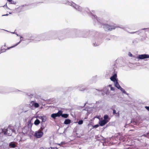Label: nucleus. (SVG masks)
Segmentation results:
<instances>
[{
	"mask_svg": "<svg viewBox=\"0 0 149 149\" xmlns=\"http://www.w3.org/2000/svg\"><path fill=\"white\" fill-rule=\"evenodd\" d=\"M4 47H6V44H5L4 45Z\"/></svg>",
	"mask_w": 149,
	"mask_h": 149,
	"instance_id": "3c124183",
	"label": "nucleus"
},
{
	"mask_svg": "<svg viewBox=\"0 0 149 149\" xmlns=\"http://www.w3.org/2000/svg\"><path fill=\"white\" fill-rule=\"evenodd\" d=\"M99 125L98 124H97L93 126V128H97L99 127Z\"/></svg>",
	"mask_w": 149,
	"mask_h": 149,
	"instance_id": "f704fd0d",
	"label": "nucleus"
},
{
	"mask_svg": "<svg viewBox=\"0 0 149 149\" xmlns=\"http://www.w3.org/2000/svg\"><path fill=\"white\" fill-rule=\"evenodd\" d=\"M129 56H130V57H132V55L130 53H129Z\"/></svg>",
	"mask_w": 149,
	"mask_h": 149,
	"instance_id": "a19ab883",
	"label": "nucleus"
},
{
	"mask_svg": "<svg viewBox=\"0 0 149 149\" xmlns=\"http://www.w3.org/2000/svg\"><path fill=\"white\" fill-rule=\"evenodd\" d=\"M37 118L40 119L42 120V122H45L47 119L46 116H37Z\"/></svg>",
	"mask_w": 149,
	"mask_h": 149,
	"instance_id": "9b49d317",
	"label": "nucleus"
},
{
	"mask_svg": "<svg viewBox=\"0 0 149 149\" xmlns=\"http://www.w3.org/2000/svg\"><path fill=\"white\" fill-rule=\"evenodd\" d=\"M9 2H11L12 0H7Z\"/></svg>",
	"mask_w": 149,
	"mask_h": 149,
	"instance_id": "a18cd8bd",
	"label": "nucleus"
},
{
	"mask_svg": "<svg viewBox=\"0 0 149 149\" xmlns=\"http://www.w3.org/2000/svg\"><path fill=\"white\" fill-rule=\"evenodd\" d=\"M148 58H149V55L147 54L139 55L138 56V58L139 59H143Z\"/></svg>",
	"mask_w": 149,
	"mask_h": 149,
	"instance_id": "6e6552de",
	"label": "nucleus"
},
{
	"mask_svg": "<svg viewBox=\"0 0 149 149\" xmlns=\"http://www.w3.org/2000/svg\"><path fill=\"white\" fill-rule=\"evenodd\" d=\"M11 33H15V32H11Z\"/></svg>",
	"mask_w": 149,
	"mask_h": 149,
	"instance_id": "8fccbe9b",
	"label": "nucleus"
},
{
	"mask_svg": "<svg viewBox=\"0 0 149 149\" xmlns=\"http://www.w3.org/2000/svg\"><path fill=\"white\" fill-rule=\"evenodd\" d=\"M40 123V120L38 119H36L34 122V124L36 125H39Z\"/></svg>",
	"mask_w": 149,
	"mask_h": 149,
	"instance_id": "4be33fe9",
	"label": "nucleus"
},
{
	"mask_svg": "<svg viewBox=\"0 0 149 149\" xmlns=\"http://www.w3.org/2000/svg\"><path fill=\"white\" fill-rule=\"evenodd\" d=\"M63 32V31H59L54 32L53 34L54 35L58 36L59 39L60 40L64 38V37L63 38L61 37V36H63L64 35Z\"/></svg>",
	"mask_w": 149,
	"mask_h": 149,
	"instance_id": "0eeeda50",
	"label": "nucleus"
},
{
	"mask_svg": "<svg viewBox=\"0 0 149 149\" xmlns=\"http://www.w3.org/2000/svg\"><path fill=\"white\" fill-rule=\"evenodd\" d=\"M108 122V120H103L102 121H100L99 124L101 126H103L106 124Z\"/></svg>",
	"mask_w": 149,
	"mask_h": 149,
	"instance_id": "ddd939ff",
	"label": "nucleus"
},
{
	"mask_svg": "<svg viewBox=\"0 0 149 149\" xmlns=\"http://www.w3.org/2000/svg\"><path fill=\"white\" fill-rule=\"evenodd\" d=\"M117 77V75L116 74H114L113 75L110 77V79L111 81H112L114 83L116 81H118L116 79Z\"/></svg>",
	"mask_w": 149,
	"mask_h": 149,
	"instance_id": "4468645a",
	"label": "nucleus"
},
{
	"mask_svg": "<svg viewBox=\"0 0 149 149\" xmlns=\"http://www.w3.org/2000/svg\"><path fill=\"white\" fill-rule=\"evenodd\" d=\"M71 6L73 7L77 11L79 12L83 13L85 12H86L88 13L90 15L92 18V17H93V15H94V13H95L94 11H90L87 8H86L84 9L82 7L77 4H76L74 2L72 3V4H71Z\"/></svg>",
	"mask_w": 149,
	"mask_h": 149,
	"instance_id": "f03ea898",
	"label": "nucleus"
},
{
	"mask_svg": "<svg viewBox=\"0 0 149 149\" xmlns=\"http://www.w3.org/2000/svg\"><path fill=\"white\" fill-rule=\"evenodd\" d=\"M104 120H107V119L108 118V116L107 115H105L104 116Z\"/></svg>",
	"mask_w": 149,
	"mask_h": 149,
	"instance_id": "a878e982",
	"label": "nucleus"
},
{
	"mask_svg": "<svg viewBox=\"0 0 149 149\" xmlns=\"http://www.w3.org/2000/svg\"><path fill=\"white\" fill-rule=\"evenodd\" d=\"M51 117L54 119H55L56 117L55 113L52 114L51 115Z\"/></svg>",
	"mask_w": 149,
	"mask_h": 149,
	"instance_id": "bb28decb",
	"label": "nucleus"
},
{
	"mask_svg": "<svg viewBox=\"0 0 149 149\" xmlns=\"http://www.w3.org/2000/svg\"><path fill=\"white\" fill-rule=\"evenodd\" d=\"M11 4H16V2L15 1H13L12 0L11 2H10Z\"/></svg>",
	"mask_w": 149,
	"mask_h": 149,
	"instance_id": "e433bc0d",
	"label": "nucleus"
},
{
	"mask_svg": "<svg viewBox=\"0 0 149 149\" xmlns=\"http://www.w3.org/2000/svg\"><path fill=\"white\" fill-rule=\"evenodd\" d=\"M16 35L17 36H20L19 35V34H18L17 33H16Z\"/></svg>",
	"mask_w": 149,
	"mask_h": 149,
	"instance_id": "de8ad7c7",
	"label": "nucleus"
},
{
	"mask_svg": "<svg viewBox=\"0 0 149 149\" xmlns=\"http://www.w3.org/2000/svg\"><path fill=\"white\" fill-rule=\"evenodd\" d=\"M43 135V132L40 131H36L35 134L36 137L37 138H40Z\"/></svg>",
	"mask_w": 149,
	"mask_h": 149,
	"instance_id": "1a4fd4ad",
	"label": "nucleus"
},
{
	"mask_svg": "<svg viewBox=\"0 0 149 149\" xmlns=\"http://www.w3.org/2000/svg\"><path fill=\"white\" fill-rule=\"evenodd\" d=\"M141 30H145V32L149 31V28H143V29H141Z\"/></svg>",
	"mask_w": 149,
	"mask_h": 149,
	"instance_id": "cd10ccee",
	"label": "nucleus"
},
{
	"mask_svg": "<svg viewBox=\"0 0 149 149\" xmlns=\"http://www.w3.org/2000/svg\"><path fill=\"white\" fill-rule=\"evenodd\" d=\"M115 86L118 89L121 88V87L118 83V81H116L114 83Z\"/></svg>",
	"mask_w": 149,
	"mask_h": 149,
	"instance_id": "f3484780",
	"label": "nucleus"
},
{
	"mask_svg": "<svg viewBox=\"0 0 149 149\" xmlns=\"http://www.w3.org/2000/svg\"><path fill=\"white\" fill-rule=\"evenodd\" d=\"M64 143V142H62L60 143H56V144H57L59 146H61Z\"/></svg>",
	"mask_w": 149,
	"mask_h": 149,
	"instance_id": "c9c22d12",
	"label": "nucleus"
},
{
	"mask_svg": "<svg viewBox=\"0 0 149 149\" xmlns=\"http://www.w3.org/2000/svg\"><path fill=\"white\" fill-rule=\"evenodd\" d=\"M62 113H63V111L61 110L59 111L57 113H55L57 117L61 116Z\"/></svg>",
	"mask_w": 149,
	"mask_h": 149,
	"instance_id": "aec40b11",
	"label": "nucleus"
},
{
	"mask_svg": "<svg viewBox=\"0 0 149 149\" xmlns=\"http://www.w3.org/2000/svg\"><path fill=\"white\" fill-rule=\"evenodd\" d=\"M72 1H68V0H65L62 1V3L63 4H66L71 6V4L73 3Z\"/></svg>",
	"mask_w": 149,
	"mask_h": 149,
	"instance_id": "9d476101",
	"label": "nucleus"
},
{
	"mask_svg": "<svg viewBox=\"0 0 149 149\" xmlns=\"http://www.w3.org/2000/svg\"><path fill=\"white\" fill-rule=\"evenodd\" d=\"M31 104H32V105L35 108H37L39 107V104L34 101H32L31 102Z\"/></svg>",
	"mask_w": 149,
	"mask_h": 149,
	"instance_id": "a211bd4d",
	"label": "nucleus"
},
{
	"mask_svg": "<svg viewBox=\"0 0 149 149\" xmlns=\"http://www.w3.org/2000/svg\"><path fill=\"white\" fill-rule=\"evenodd\" d=\"M8 14H6V15H2V16H8Z\"/></svg>",
	"mask_w": 149,
	"mask_h": 149,
	"instance_id": "49530a36",
	"label": "nucleus"
},
{
	"mask_svg": "<svg viewBox=\"0 0 149 149\" xmlns=\"http://www.w3.org/2000/svg\"><path fill=\"white\" fill-rule=\"evenodd\" d=\"M100 102H101L100 101H99L98 102H97L96 103H100Z\"/></svg>",
	"mask_w": 149,
	"mask_h": 149,
	"instance_id": "09e8293b",
	"label": "nucleus"
},
{
	"mask_svg": "<svg viewBox=\"0 0 149 149\" xmlns=\"http://www.w3.org/2000/svg\"><path fill=\"white\" fill-rule=\"evenodd\" d=\"M5 30L6 31H7V32H9L8 31H7V30Z\"/></svg>",
	"mask_w": 149,
	"mask_h": 149,
	"instance_id": "864d4df0",
	"label": "nucleus"
},
{
	"mask_svg": "<svg viewBox=\"0 0 149 149\" xmlns=\"http://www.w3.org/2000/svg\"><path fill=\"white\" fill-rule=\"evenodd\" d=\"M8 49H1L0 51V54L2 52H6V50H7Z\"/></svg>",
	"mask_w": 149,
	"mask_h": 149,
	"instance_id": "473e14b6",
	"label": "nucleus"
},
{
	"mask_svg": "<svg viewBox=\"0 0 149 149\" xmlns=\"http://www.w3.org/2000/svg\"><path fill=\"white\" fill-rule=\"evenodd\" d=\"M141 31H142V30H141V29L140 30L136 31V33L137 34L139 35L141 33Z\"/></svg>",
	"mask_w": 149,
	"mask_h": 149,
	"instance_id": "7c9ffc66",
	"label": "nucleus"
},
{
	"mask_svg": "<svg viewBox=\"0 0 149 149\" xmlns=\"http://www.w3.org/2000/svg\"><path fill=\"white\" fill-rule=\"evenodd\" d=\"M17 143L15 142H12L9 144V146L12 148H15Z\"/></svg>",
	"mask_w": 149,
	"mask_h": 149,
	"instance_id": "2eb2a0df",
	"label": "nucleus"
},
{
	"mask_svg": "<svg viewBox=\"0 0 149 149\" xmlns=\"http://www.w3.org/2000/svg\"><path fill=\"white\" fill-rule=\"evenodd\" d=\"M28 111V109H27V110H23V112H24V113H25V112H27Z\"/></svg>",
	"mask_w": 149,
	"mask_h": 149,
	"instance_id": "37998d69",
	"label": "nucleus"
},
{
	"mask_svg": "<svg viewBox=\"0 0 149 149\" xmlns=\"http://www.w3.org/2000/svg\"><path fill=\"white\" fill-rule=\"evenodd\" d=\"M61 116H62V117L65 118H68V115L67 114H63L62 113L61 115Z\"/></svg>",
	"mask_w": 149,
	"mask_h": 149,
	"instance_id": "5701e85b",
	"label": "nucleus"
},
{
	"mask_svg": "<svg viewBox=\"0 0 149 149\" xmlns=\"http://www.w3.org/2000/svg\"><path fill=\"white\" fill-rule=\"evenodd\" d=\"M75 33L76 35V36H79L80 34H81L82 32L79 30H76Z\"/></svg>",
	"mask_w": 149,
	"mask_h": 149,
	"instance_id": "6ab92c4d",
	"label": "nucleus"
},
{
	"mask_svg": "<svg viewBox=\"0 0 149 149\" xmlns=\"http://www.w3.org/2000/svg\"><path fill=\"white\" fill-rule=\"evenodd\" d=\"M26 40H29L30 42L40 41V40L38 39V35L32 34H28L26 37Z\"/></svg>",
	"mask_w": 149,
	"mask_h": 149,
	"instance_id": "20e7f679",
	"label": "nucleus"
},
{
	"mask_svg": "<svg viewBox=\"0 0 149 149\" xmlns=\"http://www.w3.org/2000/svg\"><path fill=\"white\" fill-rule=\"evenodd\" d=\"M119 90H120L123 93L127 94V93L125 91V90L122 88L121 87V88H120Z\"/></svg>",
	"mask_w": 149,
	"mask_h": 149,
	"instance_id": "393cba45",
	"label": "nucleus"
},
{
	"mask_svg": "<svg viewBox=\"0 0 149 149\" xmlns=\"http://www.w3.org/2000/svg\"><path fill=\"white\" fill-rule=\"evenodd\" d=\"M108 86L110 87L111 90V91H114L115 88L112 86L110 84Z\"/></svg>",
	"mask_w": 149,
	"mask_h": 149,
	"instance_id": "c85d7f7f",
	"label": "nucleus"
},
{
	"mask_svg": "<svg viewBox=\"0 0 149 149\" xmlns=\"http://www.w3.org/2000/svg\"><path fill=\"white\" fill-rule=\"evenodd\" d=\"M38 37L40 41L41 40H46L49 39L48 34L47 33H45L38 35Z\"/></svg>",
	"mask_w": 149,
	"mask_h": 149,
	"instance_id": "39448f33",
	"label": "nucleus"
},
{
	"mask_svg": "<svg viewBox=\"0 0 149 149\" xmlns=\"http://www.w3.org/2000/svg\"><path fill=\"white\" fill-rule=\"evenodd\" d=\"M19 91L18 90H17L16 91Z\"/></svg>",
	"mask_w": 149,
	"mask_h": 149,
	"instance_id": "5fc2aeb1",
	"label": "nucleus"
},
{
	"mask_svg": "<svg viewBox=\"0 0 149 149\" xmlns=\"http://www.w3.org/2000/svg\"><path fill=\"white\" fill-rule=\"evenodd\" d=\"M12 133H15L14 128L12 126H9L6 129H0V138L3 136V133L5 135L10 136Z\"/></svg>",
	"mask_w": 149,
	"mask_h": 149,
	"instance_id": "7ed1b4c3",
	"label": "nucleus"
},
{
	"mask_svg": "<svg viewBox=\"0 0 149 149\" xmlns=\"http://www.w3.org/2000/svg\"><path fill=\"white\" fill-rule=\"evenodd\" d=\"M78 123V124L81 125L83 123V121L82 120H79Z\"/></svg>",
	"mask_w": 149,
	"mask_h": 149,
	"instance_id": "2f4dec72",
	"label": "nucleus"
},
{
	"mask_svg": "<svg viewBox=\"0 0 149 149\" xmlns=\"http://www.w3.org/2000/svg\"><path fill=\"white\" fill-rule=\"evenodd\" d=\"M44 129V127L43 126L41 127L40 128V130L39 131H42L43 130V129Z\"/></svg>",
	"mask_w": 149,
	"mask_h": 149,
	"instance_id": "4c0bfd02",
	"label": "nucleus"
},
{
	"mask_svg": "<svg viewBox=\"0 0 149 149\" xmlns=\"http://www.w3.org/2000/svg\"><path fill=\"white\" fill-rule=\"evenodd\" d=\"M93 17L92 19L98 25H100V27H102L103 26V28L104 30L106 31H110L113 30L115 29L116 28L118 27V26L116 24L114 25H109L107 24H104L103 23V19L101 18H98L95 15H92Z\"/></svg>",
	"mask_w": 149,
	"mask_h": 149,
	"instance_id": "f257e3e1",
	"label": "nucleus"
},
{
	"mask_svg": "<svg viewBox=\"0 0 149 149\" xmlns=\"http://www.w3.org/2000/svg\"><path fill=\"white\" fill-rule=\"evenodd\" d=\"M88 34L86 35H84V36H82V37H83L85 38V37H86L87 36H88Z\"/></svg>",
	"mask_w": 149,
	"mask_h": 149,
	"instance_id": "79ce46f5",
	"label": "nucleus"
},
{
	"mask_svg": "<svg viewBox=\"0 0 149 149\" xmlns=\"http://www.w3.org/2000/svg\"><path fill=\"white\" fill-rule=\"evenodd\" d=\"M145 108L148 111H149V106H145Z\"/></svg>",
	"mask_w": 149,
	"mask_h": 149,
	"instance_id": "ea45409f",
	"label": "nucleus"
},
{
	"mask_svg": "<svg viewBox=\"0 0 149 149\" xmlns=\"http://www.w3.org/2000/svg\"><path fill=\"white\" fill-rule=\"evenodd\" d=\"M82 86V85H79V86H78V87H79V90L80 91H84L85 90V88H81V87Z\"/></svg>",
	"mask_w": 149,
	"mask_h": 149,
	"instance_id": "b1692460",
	"label": "nucleus"
},
{
	"mask_svg": "<svg viewBox=\"0 0 149 149\" xmlns=\"http://www.w3.org/2000/svg\"><path fill=\"white\" fill-rule=\"evenodd\" d=\"M71 122V120L69 119H65L64 122V124L67 125L70 124Z\"/></svg>",
	"mask_w": 149,
	"mask_h": 149,
	"instance_id": "412c9836",
	"label": "nucleus"
},
{
	"mask_svg": "<svg viewBox=\"0 0 149 149\" xmlns=\"http://www.w3.org/2000/svg\"><path fill=\"white\" fill-rule=\"evenodd\" d=\"M136 33V32H132L130 33L131 34H134V33Z\"/></svg>",
	"mask_w": 149,
	"mask_h": 149,
	"instance_id": "c03bdc74",
	"label": "nucleus"
},
{
	"mask_svg": "<svg viewBox=\"0 0 149 149\" xmlns=\"http://www.w3.org/2000/svg\"><path fill=\"white\" fill-rule=\"evenodd\" d=\"M113 114L114 115L116 116L119 117L120 116V114L119 111H118L116 112V111L115 109H113Z\"/></svg>",
	"mask_w": 149,
	"mask_h": 149,
	"instance_id": "dca6fc26",
	"label": "nucleus"
},
{
	"mask_svg": "<svg viewBox=\"0 0 149 149\" xmlns=\"http://www.w3.org/2000/svg\"><path fill=\"white\" fill-rule=\"evenodd\" d=\"M22 132L25 135L30 136L31 129L27 127H24L22 129Z\"/></svg>",
	"mask_w": 149,
	"mask_h": 149,
	"instance_id": "423d86ee",
	"label": "nucleus"
},
{
	"mask_svg": "<svg viewBox=\"0 0 149 149\" xmlns=\"http://www.w3.org/2000/svg\"><path fill=\"white\" fill-rule=\"evenodd\" d=\"M86 103H85L83 107H84L85 106V105H86Z\"/></svg>",
	"mask_w": 149,
	"mask_h": 149,
	"instance_id": "603ef678",
	"label": "nucleus"
},
{
	"mask_svg": "<svg viewBox=\"0 0 149 149\" xmlns=\"http://www.w3.org/2000/svg\"><path fill=\"white\" fill-rule=\"evenodd\" d=\"M143 136H144L145 137H147L149 138V132H148L146 134H144Z\"/></svg>",
	"mask_w": 149,
	"mask_h": 149,
	"instance_id": "72a5a7b5",
	"label": "nucleus"
},
{
	"mask_svg": "<svg viewBox=\"0 0 149 149\" xmlns=\"http://www.w3.org/2000/svg\"><path fill=\"white\" fill-rule=\"evenodd\" d=\"M100 43H96L95 42V43H94L93 44V45L95 47L97 46H98L99 45Z\"/></svg>",
	"mask_w": 149,
	"mask_h": 149,
	"instance_id": "c756f323",
	"label": "nucleus"
},
{
	"mask_svg": "<svg viewBox=\"0 0 149 149\" xmlns=\"http://www.w3.org/2000/svg\"><path fill=\"white\" fill-rule=\"evenodd\" d=\"M50 148L51 149H58V148H57L56 147H50Z\"/></svg>",
	"mask_w": 149,
	"mask_h": 149,
	"instance_id": "58836bf2",
	"label": "nucleus"
},
{
	"mask_svg": "<svg viewBox=\"0 0 149 149\" xmlns=\"http://www.w3.org/2000/svg\"><path fill=\"white\" fill-rule=\"evenodd\" d=\"M23 38V37L21 36H20V41L17 43L16 44H15V45L13 46H12L11 47H8L7 49H11L12 48H13V47H14L16 46H17L18 44H19L20 42H21L22 41V40H23L22 39V38Z\"/></svg>",
	"mask_w": 149,
	"mask_h": 149,
	"instance_id": "f8f14e48",
	"label": "nucleus"
}]
</instances>
